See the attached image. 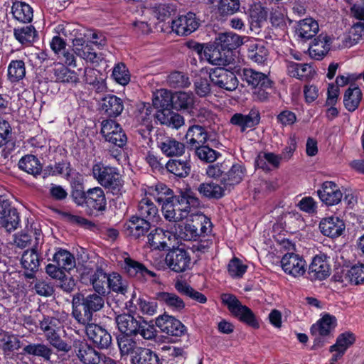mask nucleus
<instances>
[{"label":"nucleus","mask_w":364,"mask_h":364,"mask_svg":"<svg viewBox=\"0 0 364 364\" xmlns=\"http://www.w3.org/2000/svg\"><path fill=\"white\" fill-rule=\"evenodd\" d=\"M55 31L71 41L73 52L87 63L98 64L102 60V55L93 50L90 43L85 40L86 34L82 33L77 25L60 23L55 26Z\"/></svg>","instance_id":"obj_1"},{"label":"nucleus","mask_w":364,"mask_h":364,"mask_svg":"<svg viewBox=\"0 0 364 364\" xmlns=\"http://www.w3.org/2000/svg\"><path fill=\"white\" fill-rule=\"evenodd\" d=\"M154 203L162 205H196L198 201L195 193L191 190L181 192L179 196H175L171 189L164 184H160L155 188H148L140 205H154Z\"/></svg>","instance_id":"obj_2"},{"label":"nucleus","mask_w":364,"mask_h":364,"mask_svg":"<svg viewBox=\"0 0 364 364\" xmlns=\"http://www.w3.org/2000/svg\"><path fill=\"white\" fill-rule=\"evenodd\" d=\"M317 194L325 205H338L342 200L343 196V201L347 205L358 203V197L354 191L346 190L343 193L338 186L332 181L324 182L321 189L317 191Z\"/></svg>","instance_id":"obj_3"},{"label":"nucleus","mask_w":364,"mask_h":364,"mask_svg":"<svg viewBox=\"0 0 364 364\" xmlns=\"http://www.w3.org/2000/svg\"><path fill=\"white\" fill-rule=\"evenodd\" d=\"M93 178L105 188L117 193L123 186V181L117 168L97 163L92 166Z\"/></svg>","instance_id":"obj_4"},{"label":"nucleus","mask_w":364,"mask_h":364,"mask_svg":"<svg viewBox=\"0 0 364 364\" xmlns=\"http://www.w3.org/2000/svg\"><path fill=\"white\" fill-rule=\"evenodd\" d=\"M221 299L230 312L238 317L240 321L253 328H259V323L253 312L248 307L242 305L235 296L224 294L221 296Z\"/></svg>","instance_id":"obj_5"},{"label":"nucleus","mask_w":364,"mask_h":364,"mask_svg":"<svg viewBox=\"0 0 364 364\" xmlns=\"http://www.w3.org/2000/svg\"><path fill=\"white\" fill-rule=\"evenodd\" d=\"M101 134L107 141L119 148H122L127 142V135L121 125L112 119L102 122Z\"/></svg>","instance_id":"obj_6"},{"label":"nucleus","mask_w":364,"mask_h":364,"mask_svg":"<svg viewBox=\"0 0 364 364\" xmlns=\"http://www.w3.org/2000/svg\"><path fill=\"white\" fill-rule=\"evenodd\" d=\"M209 77L214 85L228 91H233L238 86V80L235 75L223 67L211 69Z\"/></svg>","instance_id":"obj_7"},{"label":"nucleus","mask_w":364,"mask_h":364,"mask_svg":"<svg viewBox=\"0 0 364 364\" xmlns=\"http://www.w3.org/2000/svg\"><path fill=\"white\" fill-rule=\"evenodd\" d=\"M199 26L200 21L196 14L188 12L173 20L171 28L178 36H188L197 30Z\"/></svg>","instance_id":"obj_8"},{"label":"nucleus","mask_w":364,"mask_h":364,"mask_svg":"<svg viewBox=\"0 0 364 364\" xmlns=\"http://www.w3.org/2000/svg\"><path fill=\"white\" fill-rule=\"evenodd\" d=\"M148 243L153 250H165L174 247L178 242L176 240L174 232L157 228L149 234Z\"/></svg>","instance_id":"obj_9"},{"label":"nucleus","mask_w":364,"mask_h":364,"mask_svg":"<svg viewBox=\"0 0 364 364\" xmlns=\"http://www.w3.org/2000/svg\"><path fill=\"white\" fill-rule=\"evenodd\" d=\"M165 262L167 266L174 272H181L187 269L191 264V257L183 248H174L168 252Z\"/></svg>","instance_id":"obj_10"},{"label":"nucleus","mask_w":364,"mask_h":364,"mask_svg":"<svg viewBox=\"0 0 364 364\" xmlns=\"http://www.w3.org/2000/svg\"><path fill=\"white\" fill-rule=\"evenodd\" d=\"M281 266L284 272L294 277H299L306 272V263L299 255L285 254L281 259Z\"/></svg>","instance_id":"obj_11"},{"label":"nucleus","mask_w":364,"mask_h":364,"mask_svg":"<svg viewBox=\"0 0 364 364\" xmlns=\"http://www.w3.org/2000/svg\"><path fill=\"white\" fill-rule=\"evenodd\" d=\"M156 325L162 332L172 336H181L185 331L184 326L179 320L166 314L157 317Z\"/></svg>","instance_id":"obj_12"},{"label":"nucleus","mask_w":364,"mask_h":364,"mask_svg":"<svg viewBox=\"0 0 364 364\" xmlns=\"http://www.w3.org/2000/svg\"><path fill=\"white\" fill-rule=\"evenodd\" d=\"M86 334L91 341L100 348H107L111 344L112 337L102 326L90 323L85 327Z\"/></svg>","instance_id":"obj_13"},{"label":"nucleus","mask_w":364,"mask_h":364,"mask_svg":"<svg viewBox=\"0 0 364 364\" xmlns=\"http://www.w3.org/2000/svg\"><path fill=\"white\" fill-rule=\"evenodd\" d=\"M81 279L84 283L89 282L99 294H105L107 291L108 275L102 269L84 271Z\"/></svg>","instance_id":"obj_14"},{"label":"nucleus","mask_w":364,"mask_h":364,"mask_svg":"<svg viewBox=\"0 0 364 364\" xmlns=\"http://www.w3.org/2000/svg\"><path fill=\"white\" fill-rule=\"evenodd\" d=\"M188 146L191 149H197L209 140V135L205 127L200 125L191 126L185 135ZM210 142L213 140L210 139Z\"/></svg>","instance_id":"obj_15"},{"label":"nucleus","mask_w":364,"mask_h":364,"mask_svg":"<svg viewBox=\"0 0 364 364\" xmlns=\"http://www.w3.org/2000/svg\"><path fill=\"white\" fill-rule=\"evenodd\" d=\"M157 146L168 157L181 156L185 153V144L176 139L164 136L157 140Z\"/></svg>","instance_id":"obj_16"},{"label":"nucleus","mask_w":364,"mask_h":364,"mask_svg":"<svg viewBox=\"0 0 364 364\" xmlns=\"http://www.w3.org/2000/svg\"><path fill=\"white\" fill-rule=\"evenodd\" d=\"M339 280L344 284H358L364 282V264L358 263L341 269Z\"/></svg>","instance_id":"obj_17"},{"label":"nucleus","mask_w":364,"mask_h":364,"mask_svg":"<svg viewBox=\"0 0 364 364\" xmlns=\"http://www.w3.org/2000/svg\"><path fill=\"white\" fill-rule=\"evenodd\" d=\"M260 114L258 109H252L247 114L236 113L230 119L231 124L240 127L242 132L255 127L259 123Z\"/></svg>","instance_id":"obj_18"},{"label":"nucleus","mask_w":364,"mask_h":364,"mask_svg":"<svg viewBox=\"0 0 364 364\" xmlns=\"http://www.w3.org/2000/svg\"><path fill=\"white\" fill-rule=\"evenodd\" d=\"M242 78L248 85L254 88H257L259 86L271 87L272 85V82L269 79L267 75L251 68H245L242 70Z\"/></svg>","instance_id":"obj_19"},{"label":"nucleus","mask_w":364,"mask_h":364,"mask_svg":"<svg viewBox=\"0 0 364 364\" xmlns=\"http://www.w3.org/2000/svg\"><path fill=\"white\" fill-rule=\"evenodd\" d=\"M129 313H132L133 310L129 306ZM139 321L130 314H123L118 315L116 318V323L119 330L123 334L132 335L136 333L139 328Z\"/></svg>","instance_id":"obj_20"},{"label":"nucleus","mask_w":364,"mask_h":364,"mask_svg":"<svg viewBox=\"0 0 364 364\" xmlns=\"http://www.w3.org/2000/svg\"><path fill=\"white\" fill-rule=\"evenodd\" d=\"M20 218L17 210L11 206H0V224L8 232L14 231L18 227Z\"/></svg>","instance_id":"obj_21"},{"label":"nucleus","mask_w":364,"mask_h":364,"mask_svg":"<svg viewBox=\"0 0 364 364\" xmlns=\"http://www.w3.org/2000/svg\"><path fill=\"white\" fill-rule=\"evenodd\" d=\"M321 232L330 237L340 236L345 229L343 220L336 217H331L323 219L319 225Z\"/></svg>","instance_id":"obj_22"},{"label":"nucleus","mask_w":364,"mask_h":364,"mask_svg":"<svg viewBox=\"0 0 364 364\" xmlns=\"http://www.w3.org/2000/svg\"><path fill=\"white\" fill-rule=\"evenodd\" d=\"M82 299V294H77L73 296V315L80 323L87 326L91 322L92 316L90 310L87 309Z\"/></svg>","instance_id":"obj_23"},{"label":"nucleus","mask_w":364,"mask_h":364,"mask_svg":"<svg viewBox=\"0 0 364 364\" xmlns=\"http://www.w3.org/2000/svg\"><path fill=\"white\" fill-rule=\"evenodd\" d=\"M331 38L326 34H320L309 47L310 55L316 60L321 59L330 50Z\"/></svg>","instance_id":"obj_24"},{"label":"nucleus","mask_w":364,"mask_h":364,"mask_svg":"<svg viewBox=\"0 0 364 364\" xmlns=\"http://www.w3.org/2000/svg\"><path fill=\"white\" fill-rule=\"evenodd\" d=\"M245 174V167L240 164L232 166L230 169L225 173L221 178V183L225 189H230L231 187L240 183Z\"/></svg>","instance_id":"obj_25"},{"label":"nucleus","mask_w":364,"mask_h":364,"mask_svg":"<svg viewBox=\"0 0 364 364\" xmlns=\"http://www.w3.org/2000/svg\"><path fill=\"white\" fill-rule=\"evenodd\" d=\"M53 76L51 78L56 82L76 83L79 78L77 73L70 70L63 64H56L51 70Z\"/></svg>","instance_id":"obj_26"},{"label":"nucleus","mask_w":364,"mask_h":364,"mask_svg":"<svg viewBox=\"0 0 364 364\" xmlns=\"http://www.w3.org/2000/svg\"><path fill=\"white\" fill-rule=\"evenodd\" d=\"M336 326V318L330 314H324L311 328V333L317 337L319 336H327L333 331Z\"/></svg>","instance_id":"obj_27"},{"label":"nucleus","mask_w":364,"mask_h":364,"mask_svg":"<svg viewBox=\"0 0 364 364\" xmlns=\"http://www.w3.org/2000/svg\"><path fill=\"white\" fill-rule=\"evenodd\" d=\"M318 30L317 21L311 18H307L299 21L296 28V33L301 39L307 41L315 36Z\"/></svg>","instance_id":"obj_28"},{"label":"nucleus","mask_w":364,"mask_h":364,"mask_svg":"<svg viewBox=\"0 0 364 364\" xmlns=\"http://www.w3.org/2000/svg\"><path fill=\"white\" fill-rule=\"evenodd\" d=\"M330 268L324 255H316L309 266V274L312 279H323L329 275Z\"/></svg>","instance_id":"obj_29"},{"label":"nucleus","mask_w":364,"mask_h":364,"mask_svg":"<svg viewBox=\"0 0 364 364\" xmlns=\"http://www.w3.org/2000/svg\"><path fill=\"white\" fill-rule=\"evenodd\" d=\"M161 211L166 220L173 222H182L183 220L188 221L191 215L188 206H161Z\"/></svg>","instance_id":"obj_30"},{"label":"nucleus","mask_w":364,"mask_h":364,"mask_svg":"<svg viewBox=\"0 0 364 364\" xmlns=\"http://www.w3.org/2000/svg\"><path fill=\"white\" fill-rule=\"evenodd\" d=\"M127 234L134 238L144 236L150 228V223L146 220L132 217L126 225Z\"/></svg>","instance_id":"obj_31"},{"label":"nucleus","mask_w":364,"mask_h":364,"mask_svg":"<svg viewBox=\"0 0 364 364\" xmlns=\"http://www.w3.org/2000/svg\"><path fill=\"white\" fill-rule=\"evenodd\" d=\"M191 218L190 220L187 221V220H186L185 223H181L178 224L177 226H175L174 235H176V240L178 239L183 240H196L200 235L196 224L190 223V222H191Z\"/></svg>","instance_id":"obj_32"},{"label":"nucleus","mask_w":364,"mask_h":364,"mask_svg":"<svg viewBox=\"0 0 364 364\" xmlns=\"http://www.w3.org/2000/svg\"><path fill=\"white\" fill-rule=\"evenodd\" d=\"M132 364H160L156 353L145 348H138L130 358Z\"/></svg>","instance_id":"obj_33"},{"label":"nucleus","mask_w":364,"mask_h":364,"mask_svg":"<svg viewBox=\"0 0 364 364\" xmlns=\"http://www.w3.org/2000/svg\"><path fill=\"white\" fill-rule=\"evenodd\" d=\"M204 59L212 65L224 67L229 65L230 60L220 49L215 46L208 45L205 48Z\"/></svg>","instance_id":"obj_34"},{"label":"nucleus","mask_w":364,"mask_h":364,"mask_svg":"<svg viewBox=\"0 0 364 364\" xmlns=\"http://www.w3.org/2000/svg\"><path fill=\"white\" fill-rule=\"evenodd\" d=\"M102 109L109 117H117L124 109L122 100L115 95H109L102 100Z\"/></svg>","instance_id":"obj_35"},{"label":"nucleus","mask_w":364,"mask_h":364,"mask_svg":"<svg viewBox=\"0 0 364 364\" xmlns=\"http://www.w3.org/2000/svg\"><path fill=\"white\" fill-rule=\"evenodd\" d=\"M288 74L293 77L306 80L312 77L314 71L312 67L306 63L289 62L287 64Z\"/></svg>","instance_id":"obj_36"},{"label":"nucleus","mask_w":364,"mask_h":364,"mask_svg":"<svg viewBox=\"0 0 364 364\" xmlns=\"http://www.w3.org/2000/svg\"><path fill=\"white\" fill-rule=\"evenodd\" d=\"M355 341V336L350 333H344L341 334L336 341V344L331 347V351L337 353L333 355V360L336 361L340 358Z\"/></svg>","instance_id":"obj_37"},{"label":"nucleus","mask_w":364,"mask_h":364,"mask_svg":"<svg viewBox=\"0 0 364 364\" xmlns=\"http://www.w3.org/2000/svg\"><path fill=\"white\" fill-rule=\"evenodd\" d=\"M268 55V50L262 41L252 43L248 46V58L257 64L264 63Z\"/></svg>","instance_id":"obj_38"},{"label":"nucleus","mask_w":364,"mask_h":364,"mask_svg":"<svg viewBox=\"0 0 364 364\" xmlns=\"http://www.w3.org/2000/svg\"><path fill=\"white\" fill-rule=\"evenodd\" d=\"M21 264L28 271L26 276L28 278H33L34 272L39 267V257L37 252L33 249L25 251L21 257Z\"/></svg>","instance_id":"obj_39"},{"label":"nucleus","mask_w":364,"mask_h":364,"mask_svg":"<svg viewBox=\"0 0 364 364\" xmlns=\"http://www.w3.org/2000/svg\"><path fill=\"white\" fill-rule=\"evenodd\" d=\"M215 43L223 50H231L242 45V41L238 35L228 32L220 33L216 38Z\"/></svg>","instance_id":"obj_40"},{"label":"nucleus","mask_w":364,"mask_h":364,"mask_svg":"<svg viewBox=\"0 0 364 364\" xmlns=\"http://www.w3.org/2000/svg\"><path fill=\"white\" fill-rule=\"evenodd\" d=\"M11 12L14 18L19 22L28 23L33 19V9L28 4L24 2H14L11 7Z\"/></svg>","instance_id":"obj_41"},{"label":"nucleus","mask_w":364,"mask_h":364,"mask_svg":"<svg viewBox=\"0 0 364 364\" xmlns=\"http://www.w3.org/2000/svg\"><path fill=\"white\" fill-rule=\"evenodd\" d=\"M18 167L21 170L36 176L40 174L42 170V165L37 157L33 155H26L18 161Z\"/></svg>","instance_id":"obj_42"},{"label":"nucleus","mask_w":364,"mask_h":364,"mask_svg":"<svg viewBox=\"0 0 364 364\" xmlns=\"http://www.w3.org/2000/svg\"><path fill=\"white\" fill-rule=\"evenodd\" d=\"M124 269L130 277H135L139 279L145 277L146 275L155 276L154 272L147 269L142 264L130 258L124 259Z\"/></svg>","instance_id":"obj_43"},{"label":"nucleus","mask_w":364,"mask_h":364,"mask_svg":"<svg viewBox=\"0 0 364 364\" xmlns=\"http://www.w3.org/2000/svg\"><path fill=\"white\" fill-rule=\"evenodd\" d=\"M362 92L358 87H350L345 92L343 103L346 108L350 111H355L362 99Z\"/></svg>","instance_id":"obj_44"},{"label":"nucleus","mask_w":364,"mask_h":364,"mask_svg":"<svg viewBox=\"0 0 364 364\" xmlns=\"http://www.w3.org/2000/svg\"><path fill=\"white\" fill-rule=\"evenodd\" d=\"M156 297L158 301L166 305L173 311H181L185 306L183 301L173 293L159 292Z\"/></svg>","instance_id":"obj_45"},{"label":"nucleus","mask_w":364,"mask_h":364,"mask_svg":"<svg viewBox=\"0 0 364 364\" xmlns=\"http://www.w3.org/2000/svg\"><path fill=\"white\" fill-rule=\"evenodd\" d=\"M53 261L63 269L68 271L75 266L73 255L65 250L60 249L53 255Z\"/></svg>","instance_id":"obj_46"},{"label":"nucleus","mask_w":364,"mask_h":364,"mask_svg":"<svg viewBox=\"0 0 364 364\" xmlns=\"http://www.w3.org/2000/svg\"><path fill=\"white\" fill-rule=\"evenodd\" d=\"M170 173L178 177L187 176L191 171V166L187 161L170 159L166 164Z\"/></svg>","instance_id":"obj_47"},{"label":"nucleus","mask_w":364,"mask_h":364,"mask_svg":"<svg viewBox=\"0 0 364 364\" xmlns=\"http://www.w3.org/2000/svg\"><path fill=\"white\" fill-rule=\"evenodd\" d=\"M173 95L166 90L161 89L154 94L153 105L156 108H170L173 107Z\"/></svg>","instance_id":"obj_48"},{"label":"nucleus","mask_w":364,"mask_h":364,"mask_svg":"<svg viewBox=\"0 0 364 364\" xmlns=\"http://www.w3.org/2000/svg\"><path fill=\"white\" fill-rule=\"evenodd\" d=\"M14 35L16 39L21 44H30L34 42L37 32L32 25L15 28Z\"/></svg>","instance_id":"obj_49"},{"label":"nucleus","mask_w":364,"mask_h":364,"mask_svg":"<svg viewBox=\"0 0 364 364\" xmlns=\"http://www.w3.org/2000/svg\"><path fill=\"white\" fill-rule=\"evenodd\" d=\"M194 105V95L191 92H177L173 94V107L176 109H188Z\"/></svg>","instance_id":"obj_50"},{"label":"nucleus","mask_w":364,"mask_h":364,"mask_svg":"<svg viewBox=\"0 0 364 364\" xmlns=\"http://www.w3.org/2000/svg\"><path fill=\"white\" fill-rule=\"evenodd\" d=\"M77 356L84 364H98L101 360V355L86 344L80 346Z\"/></svg>","instance_id":"obj_51"},{"label":"nucleus","mask_w":364,"mask_h":364,"mask_svg":"<svg viewBox=\"0 0 364 364\" xmlns=\"http://www.w3.org/2000/svg\"><path fill=\"white\" fill-rule=\"evenodd\" d=\"M26 75L25 63L21 60H13L8 66V77L12 82H18Z\"/></svg>","instance_id":"obj_52"},{"label":"nucleus","mask_w":364,"mask_h":364,"mask_svg":"<svg viewBox=\"0 0 364 364\" xmlns=\"http://www.w3.org/2000/svg\"><path fill=\"white\" fill-rule=\"evenodd\" d=\"M198 191L207 198H220L225 195V189L215 183H202Z\"/></svg>","instance_id":"obj_53"},{"label":"nucleus","mask_w":364,"mask_h":364,"mask_svg":"<svg viewBox=\"0 0 364 364\" xmlns=\"http://www.w3.org/2000/svg\"><path fill=\"white\" fill-rule=\"evenodd\" d=\"M118 346L122 355L130 354L131 356L135 350L139 348L131 335L127 334H122L118 337Z\"/></svg>","instance_id":"obj_54"},{"label":"nucleus","mask_w":364,"mask_h":364,"mask_svg":"<svg viewBox=\"0 0 364 364\" xmlns=\"http://www.w3.org/2000/svg\"><path fill=\"white\" fill-rule=\"evenodd\" d=\"M82 300L87 309L90 310L92 316H93L94 312L100 310L104 306L103 298L96 294H90L87 296L82 295Z\"/></svg>","instance_id":"obj_55"},{"label":"nucleus","mask_w":364,"mask_h":364,"mask_svg":"<svg viewBox=\"0 0 364 364\" xmlns=\"http://www.w3.org/2000/svg\"><path fill=\"white\" fill-rule=\"evenodd\" d=\"M196 154L200 160L208 163L215 161L220 155L219 152L210 148L208 145H203L196 149Z\"/></svg>","instance_id":"obj_56"},{"label":"nucleus","mask_w":364,"mask_h":364,"mask_svg":"<svg viewBox=\"0 0 364 364\" xmlns=\"http://www.w3.org/2000/svg\"><path fill=\"white\" fill-rule=\"evenodd\" d=\"M157 303L144 298L136 299L135 309L142 314L152 316L156 313Z\"/></svg>","instance_id":"obj_57"},{"label":"nucleus","mask_w":364,"mask_h":364,"mask_svg":"<svg viewBox=\"0 0 364 364\" xmlns=\"http://www.w3.org/2000/svg\"><path fill=\"white\" fill-rule=\"evenodd\" d=\"M105 195L100 187L89 188L87 191L86 204L96 203V205H102L105 204Z\"/></svg>","instance_id":"obj_58"},{"label":"nucleus","mask_w":364,"mask_h":364,"mask_svg":"<svg viewBox=\"0 0 364 364\" xmlns=\"http://www.w3.org/2000/svg\"><path fill=\"white\" fill-rule=\"evenodd\" d=\"M112 75L114 80L122 85H127L130 80L128 70L123 63L114 66Z\"/></svg>","instance_id":"obj_59"},{"label":"nucleus","mask_w":364,"mask_h":364,"mask_svg":"<svg viewBox=\"0 0 364 364\" xmlns=\"http://www.w3.org/2000/svg\"><path fill=\"white\" fill-rule=\"evenodd\" d=\"M23 350L28 354L41 356L46 359H49L50 355V350L43 344H30L25 346Z\"/></svg>","instance_id":"obj_60"},{"label":"nucleus","mask_w":364,"mask_h":364,"mask_svg":"<svg viewBox=\"0 0 364 364\" xmlns=\"http://www.w3.org/2000/svg\"><path fill=\"white\" fill-rule=\"evenodd\" d=\"M192 223L200 225V234H208L211 231L212 224L208 218L203 214L191 213Z\"/></svg>","instance_id":"obj_61"},{"label":"nucleus","mask_w":364,"mask_h":364,"mask_svg":"<svg viewBox=\"0 0 364 364\" xmlns=\"http://www.w3.org/2000/svg\"><path fill=\"white\" fill-rule=\"evenodd\" d=\"M97 70L91 68H85L84 70V80L86 83L92 85L98 90L105 89V84L102 80H99L96 76Z\"/></svg>","instance_id":"obj_62"},{"label":"nucleus","mask_w":364,"mask_h":364,"mask_svg":"<svg viewBox=\"0 0 364 364\" xmlns=\"http://www.w3.org/2000/svg\"><path fill=\"white\" fill-rule=\"evenodd\" d=\"M41 328L48 334H55L60 328V322L55 318H45L40 323Z\"/></svg>","instance_id":"obj_63"},{"label":"nucleus","mask_w":364,"mask_h":364,"mask_svg":"<svg viewBox=\"0 0 364 364\" xmlns=\"http://www.w3.org/2000/svg\"><path fill=\"white\" fill-rule=\"evenodd\" d=\"M247 271V265L237 258L229 262L228 272L233 277H241Z\"/></svg>","instance_id":"obj_64"}]
</instances>
